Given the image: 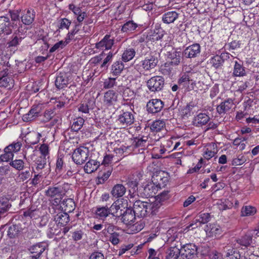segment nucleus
<instances>
[{"label":"nucleus","instance_id":"e2e57ef3","mask_svg":"<svg viewBox=\"0 0 259 259\" xmlns=\"http://www.w3.org/2000/svg\"><path fill=\"white\" fill-rule=\"evenodd\" d=\"M30 177V171L26 170L19 174L17 179L20 182H23Z\"/></svg>","mask_w":259,"mask_h":259},{"label":"nucleus","instance_id":"6e6d98bb","mask_svg":"<svg viewBox=\"0 0 259 259\" xmlns=\"http://www.w3.org/2000/svg\"><path fill=\"white\" fill-rule=\"evenodd\" d=\"M137 176L139 178L138 179L137 178L134 179V178L128 179L126 184L129 187L134 189L137 187L140 177H142V174L140 172H138L137 174Z\"/></svg>","mask_w":259,"mask_h":259},{"label":"nucleus","instance_id":"8fccbe9b","mask_svg":"<svg viewBox=\"0 0 259 259\" xmlns=\"http://www.w3.org/2000/svg\"><path fill=\"white\" fill-rule=\"evenodd\" d=\"M148 139L147 137H143L141 138L136 139L134 141L133 146L135 148H141L142 150H144L147 145Z\"/></svg>","mask_w":259,"mask_h":259},{"label":"nucleus","instance_id":"0eeeda50","mask_svg":"<svg viewBox=\"0 0 259 259\" xmlns=\"http://www.w3.org/2000/svg\"><path fill=\"white\" fill-rule=\"evenodd\" d=\"M114 44V40L110 35L106 34L98 42L95 44V48L99 50L104 51L111 49Z\"/></svg>","mask_w":259,"mask_h":259},{"label":"nucleus","instance_id":"c03bdc74","mask_svg":"<svg viewBox=\"0 0 259 259\" xmlns=\"http://www.w3.org/2000/svg\"><path fill=\"white\" fill-rule=\"evenodd\" d=\"M61 207L64 209L65 211L71 212L74 209L75 203L73 199H67L62 202Z\"/></svg>","mask_w":259,"mask_h":259},{"label":"nucleus","instance_id":"aec40b11","mask_svg":"<svg viewBox=\"0 0 259 259\" xmlns=\"http://www.w3.org/2000/svg\"><path fill=\"white\" fill-rule=\"evenodd\" d=\"M234 105L233 100L229 98L222 102L217 107V111L220 114H225L228 112Z\"/></svg>","mask_w":259,"mask_h":259},{"label":"nucleus","instance_id":"7c9ffc66","mask_svg":"<svg viewBox=\"0 0 259 259\" xmlns=\"http://www.w3.org/2000/svg\"><path fill=\"white\" fill-rule=\"evenodd\" d=\"M54 220L58 224L64 226L69 222V216L66 212H60L57 214L54 218Z\"/></svg>","mask_w":259,"mask_h":259},{"label":"nucleus","instance_id":"423d86ee","mask_svg":"<svg viewBox=\"0 0 259 259\" xmlns=\"http://www.w3.org/2000/svg\"><path fill=\"white\" fill-rule=\"evenodd\" d=\"M195 76H198L199 78L203 77V75L199 72L191 73L190 75L184 73L179 79L178 83L179 85L182 88H186L188 87L190 82L191 84L193 83L196 84V80L194 79Z\"/></svg>","mask_w":259,"mask_h":259},{"label":"nucleus","instance_id":"2f4dec72","mask_svg":"<svg viewBox=\"0 0 259 259\" xmlns=\"http://www.w3.org/2000/svg\"><path fill=\"white\" fill-rule=\"evenodd\" d=\"M68 83V79L65 74L60 73L56 77L55 85L59 89L65 88Z\"/></svg>","mask_w":259,"mask_h":259},{"label":"nucleus","instance_id":"ddd939ff","mask_svg":"<svg viewBox=\"0 0 259 259\" xmlns=\"http://www.w3.org/2000/svg\"><path fill=\"white\" fill-rule=\"evenodd\" d=\"M210 218L211 216L209 213H200L195 219L193 222L185 229V231L189 230L191 227H192V229L197 228L198 227L197 223H199L200 225L202 224L207 223L210 220Z\"/></svg>","mask_w":259,"mask_h":259},{"label":"nucleus","instance_id":"4be33fe9","mask_svg":"<svg viewBox=\"0 0 259 259\" xmlns=\"http://www.w3.org/2000/svg\"><path fill=\"white\" fill-rule=\"evenodd\" d=\"M35 16V12L32 9H28L24 11L22 15L21 21L25 25H30L34 21Z\"/></svg>","mask_w":259,"mask_h":259},{"label":"nucleus","instance_id":"58836bf2","mask_svg":"<svg viewBox=\"0 0 259 259\" xmlns=\"http://www.w3.org/2000/svg\"><path fill=\"white\" fill-rule=\"evenodd\" d=\"M163 37V34H158L155 31L149 33L146 36V42L147 45L152 44L153 42L160 40Z\"/></svg>","mask_w":259,"mask_h":259},{"label":"nucleus","instance_id":"4d7b16f0","mask_svg":"<svg viewBox=\"0 0 259 259\" xmlns=\"http://www.w3.org/2000/svg\"><path fill=\"white\" fill-rule=\"evenodd\" d=\"M69 42V40L66 38V40L65 41L61 40L56 43L53 46V47L50 49V52L53 53L59 48L62 49L65 46H66Z\"/></svg>","mask_w":259,"mask_h":259},{"label":"nucleus","instance_id":"6ab92c4d","mask_svg":"<svg viewBox=\"0 0 259 259\" xmlns=\"http://www.w3.org/2000/svg\"><path fill=\"white\" fill-rule=\"evenodd\" d=\"M11 32L12 29L9 16H0V34L8 35L10 34Z\"/></svg>","mask_w":259,"mask_h":259},{"label":"nucleus","instance_id":"a211bd4d","mask_svg":"<svg viewBox=\"0 0 259 259\" xmlns=\"http://www.w3.org/2000/svg\"><path fill=\"white\" fill-rule=\"evenodd\" d=\"M123 208H125L122 205V201L121 200H117L115 201L110 207H109V211L110 214L112 215L116 218L119 217L121 215Z\"/></svg>","mask_w":259,"mask_h":259},{"label":"nucleus","instance_id":"cd10ccee","mask_svg":"<svg viewBox=\"0 0 259 259\" xmlns=\"http://www.w3.org/2000/svg\"><path fill=\"white\" fill-rule=\"evenodd\" d=\"M99 166V162L95 160L90 159L85 164L84 170L87 174H91L96 171Z\"/></svg>","mask_w":259,"mask_h":259},{"label":"nucleus","instance_id":"e433bc0d","mask_svg":"<svg viewBox=\"0 0 259 259\" xmlns=\"http://www.w3.org/2000/svg\"><path fill=\"white\" fill-rule=\"evenodd\" d=\"M209 119L206 114L200 113L194 117V121L197 125H203L206 124Z\"/></svg>","mask_w":259,"mask_h":259},{"label":"nucleus","instance_id":"9d476101","mask_svg":"<svg viewBox=\"0 0 259 259\" xmlns=\"http://www.w3.org/2000/svg\"><path fill=\"white\" fill-rule=\"evenodd\" d=\"M163 102L160 99L150 100L147 103V110L150 113H156L160 112L163 108Z\"/></svg>","mask_w":259,"mask_h":259},{"label":"nucleus","instance_id":"2eb2a0df","mask_svg":"<svg viewBox=\"0 0 259 259\" xmlns=\"http://www.w3.org/2000/svg\"><path fill=\"white\" fill-rule=\"evenodd\" d=\"M200 53V46L198 44H193L187 47L184 51L183 55L187 58L197 57Z\"/></svg>","mask_w":259,"mask_h":259},{"label":"nucleus","instance_id":"f257e3e1","mask_svg":"<svg viewBox=\"0 0 259 259\" xmlns=\"http://www.w3.org/2000/svg\"><path fill=\"white\" fill-rule=\"evenodd\" d=\"M156 209L154 204L137 200L134 204L133 210L136 216L142 218L148 214L154 213Z\"/></svg>","mask_w":259,"mask_h":259},{"label":"nucleus","instance_id":"7ed1b4c3","mask_svg":"<svg viewBox=\"0 0 259 259\" xmlns=\"http://www.w3.org/2000/svg\"><path fill=\"white\" fill-rule=\"evenodd\" d=\"M180 248V255L183 259H192L196 255L197 247L193 243L182 245L181 242H179Z\"/></svg>","mask_w":259,"mask_h":259},{"label":"nucleus","instance_id":"473e14b6","mask_svg":"<svg viewBox=\"0 0 259 259\" xmlns=\"http://www.w3.org/2000/svg\"><path fill=\"white\" fill-rule=\"evenodd\" d=\"M39 112L37 107L32 108L26 114L22 116V119L25 122H29L34 119L38 116Z\"/></svg>","mask_w":259,"mask_h":259},{"label":"nucleus","instance_id":"bf43d9fd","mask_svg":"<svg viewBox=\"0 0 259 259\" xmlns=\"http://www.w3.org/2000/svg\"><path fill=\"white\" fill-rule=\"evenodd\" d=\"M135 96L134 92L128 88H125L123 89L122 92V97L125 100H129Z\"/></svg>","mask_w":259,"mask_h":259},{"label":"nucleus","instance_id":"dca6fc26","mask_svg":"<svg viewBox=\"0 0 259 259\" xmlns=\"http://www.w3.org/2000/svg\"><path fill=\"white\" fill-rule=\"evenodd\" d=\"M253 234L247 233L241 238L235 239L233 245L235 248L243 247H247L250 245L252 242Z\"/></svg>","mask_w":259,"mask_h":259},{"label":"nucleus","instance_id":"a19ab883","mask_svg":"<svg viewBox=\"0 0 259 259\" xmlns=\"http://www.w3.org/2000/svg\"><path fill=\"white\" fill-rule=\"evenodd\" d=\"M246 74L244 67L237 61L235 62L233 69V75L235 76H243Z\"/></svg>","mask_w":259,"mask_h":259},{"label":"nucleus","instance_id":"5701e85b","mask_svg":"<svg viewBox=\"0 0 259 259\" xmlns=\"http://www.w3.org/2000/svg\"><path fill=\"white\" fill-rule=\"evenodd\" d=\"M159 188L153 182H148L144 187L143 193L146 197H153L157 193Z\"/></svg>","mask_w":259,"mask_h":259},{"label":"nucleus","instance_id":"72a5a7b5","mask_svg":"<svg viewBox=\"0 0 259 259\" xmlns=\"http://www.w3.org/2000/svg\"><path fill=\"white\" fill-rule=\"evenodd\" d=\"M136 55L135 49L132 48H127L123 51L121 55L122 60L125 62L132 60Z\"/></svg>","mask_w":259,"mask_h":259},{"label":"nucleus","instance_id":"f03ea898","mask_svg":"<svg viewBox=\"0 0 259 259\" xmlns=\"http://www.w3.org/2000/svg\"><path fill=\"white\" fill-rule=\"evenodd\" d=\"M45 195L54 206H58L65 195L63 188L58 186H50L45 191Z\"/></svg>","mask_w":259,"mask_h":259},{"label":"nucleus","instance_id":"774afa93","mask_svg":"<svg viewBox=\"0 0 259 259\" xmlns=\"http://www.w3.org/2000/svg\"><path fill=\"white\" fill-rule=\"evenodd\" d=\"M71 23V21L67 18H61L60 20V26H59V29H68L70 24Z\"/></svg>","mask_w":259,"mask_h":259},{"label":"nucleus","instance_id":"6e6552de","mask_svg":"<svg viewBox=\"0 0 259 259\" xmlns=\"http://www.w3.org/2000/svg\"><path fill=\"white\" fill-rule=\"evenodd\" d=\"M117 121L121 127L125 128L134 123V115L130 112H123L118 116Z\"/></svg>","mask_w":259,"mask_h":259},{"label":"nucleus","instance_id":"f8f14e48","mask_svg":"<svg viewBox=\"0 0 259 259\" xmlns=\"http://www.w3.org/2000/svg\"><path fill=\"white\" fill-rule=\"evenodd\" d=\"M118 94L113 90H109L105 93L103 104L107 107L114 105L118 101Z\"/></svg>","mask_w":259,"mask_h":259},{"label":"nucleus","instance_id":"20e7f679","mask_svg":"<svg viewBox=\"0 0 259 259\" xmlns=\"http://www.w3.org/2000/svg\"><path fill=\"white\" fill-rule=\"evenodd\" d=\"M89 150L84 146H80L74 149L72 159L77 165H81L88 159L89 157Z\"/></svg>","mask_w":259,"mask_h":259},{"label":"nucleus","instance_id":"f704fd0d","mask_svg":"<svg viewBox=\"0 0 259 259\" xmlns=\"http://www.w3.org/2000/svg\"><path fill=\"white\" fill-rule=\"evenodd\" d=\"M41 137V135L39 133L33 132L27 135L25 141L29 144L35 145L39 142Z\"/></svg>","mask_w":259,"mask_h":259},{"label":"nucleus","instance_id":"603ef678","mask_svg":"<svg viewBox=\"0 0 259 259\" xmlns=\"http://www.w3.org/2000/svg\"><path fill=\"white\" fill-rule=\"evenodd\" d=\"M217 205L220 210H224L230 208L232 203L228 199H224L219 200Z\"/></svg>","mask_w":259,"mask_h":259},{"label":"nucleus","instance_id":"69168bd1","mask_svg":"<svg viewBox=\"0 0 259 259\" xmlns=\"http://www.w3.org/2000/svg\"><path fill=\"white\" fill-rule=\"evenodd\" d=\"M20 11V10L10 11L9 14L7 15L6 16H9V17H10L11 18V20L13 21H19L20 18L19 15Z\"/></svg>","mask_w":259,"mask_h":259},{"label":"nucleus","instance_id":"a18cd8bd","mask_svg":"<svg viewBox=\"0 0 259 259\" xmlns=\"http://www.w3.org/2000/svg\"><path fill=\"white\" fill-rule=\"evenodd\" d=\"M138 25L133 21H128L122 26L121 31L123 32H131L137 28Z\"/></svg>","mask_w":259,"mask_h":259},{"label":"nucleus","instance_id":"f3484780","mask_svg":"<svg viewBox=\"0 0 259 259\" xmlns=\"http://www.w3.org/2000/svg\"><path fill=\"white\" fill-rule=\"evenodd\" d=\"M121 216L122 222L127 225L131 226L134 223L136 215L133 209L126 208L125 210L123 211Z\"/></svg>","mask_w":259,"mask_h":259},{"label":"nucleus","instance_id":"4c0bfd02","mask_svg":"<svg viewBox=\"0 0 259 259\" xmlns=\"http://www.w3.org/2000/svg\"><path fill=\"white\" fill-rule=\"evenodd\" d=\"M165 123L163 120H156L150 124V128L153 132H158L161 131L165 126Z\"/></svg>","mask_w":259,"mask_h":259},{"label":"nucleus","instance_id":"4468645a","mask_svg":"<svg viewBox=\"0 0 259 259\" xmlns=\"http://www.w3.org/2000/svg\"><path fill=\"white\" fill-rule=\"evenodd\" d=\"M47 246V244L44 242H40L31 246L29 248V251L32 254L31 256V258H38L42 253L45 251Z\"/></svg>","mask_w":259,"mask_h":259},{"label":"nucleus","instance_id":"09e8293b","mask_svg":"<svg viewBox=\"0 0 259 259\" xmlns=\"http://www.w3.org/2000/svg\"><path fill=\"white\" fill-rule=\"evenodd\" d=\"M112 172V168H108L107 170L104 171H100L99 174L98 176V183L103 184L104 183L105 181H106L110 176L111 175Z\"/></svg>","mask_w":259,"mask_h":259},{"label":"nucleus","instance_id":"39448f33","mask_svg":"<svg viewBox=\"0 0 259 259\" xmlns=\"http://www.w3.org/2000/svg\"><path fill=\"white\" fill-rule=\"evenodd\" d=\"M164 80L161 76H156L151 77L147 82L149 90L153 92H159L164 86Z\"/></svg>","mask_w":259,"mask_h":259},{"label":"nucleus","instance_id":"13d9d810","mask_svg":"<svg viewBox=\"0 0 259 259\" xmlns=\"http://www.w3.org/2000/svg\"><path fill=\"white\" fill-rule=\"evenodd\" d=\"M75 25L74 26V28L72 30H71L70 32L68 33L66 36V38L70 41L73 39V36L77 33V32L79 31V26H80V24L79 23H77V22H74Z\"/></svg>","mask_w":259,"mask_h":259},{"label":"nucleus","instance_id":"864d4df0","mask_svg":"<svg viewBox=\"0 0 259 259\" xmlns=\"http://www.w3.org/2000/svg\"><path fill=\"white\" fill-rule=\"evenodd\" d=\"M14 154L6 147L4 149V153L0 156V160L2 161L7 162L10 160H12Z\"/></svg>","mask_w":259,"mask_h":259},{"label":"nucleus","instance_id":"052dcab7","mask_svg":"<svg viewBox=\"0 0 259 259\" xmlns=\"http://www.w3.org/2000/svg\"><path fill=\"white\" fill-rule=\"evenodd\" d=\"M7 147L14 154L20 151L22 147V144L20 142H13L12 144H10Z\"/></svg>","mask_w":259,"mask_h":259},{"label":"nucleus","instance_id":"c756f323","mask_svg":"<svg viewBox=\"0 0 259 259\" xmlns=\"http://www.w3.org/2000/svg\"><path fill=\"white\" fill-rule=\"evenodd\" d=\"M227 56V54L222 53L221 55H216L212 57L210 63L215 68H219L223 66L224 62V57Z\"/></svg>","mask_w":259,"mask_h":259},{"label":"nucleus","instance_id":"ea45409f","mask_svg":"<svg viewBox=\"0 0 259 259\" xmlns=\"http://www.w3.org/2000/svg\"><path fill=\"white\" fill-rule=\"evenodd\" d=\"M132 148L133 147L132 146L122 145L119 148H115L114 151L117 156H120L123 155L124 156L131 153Z\"/></svg>","mask_w":259,"mask_h":259},{"label":"nucleus","instance_id":"412c9836","mask_svg":"<svg viewBox=\"0 0 259 259\" xmlns=\"http://www.w3.org/2000/svg\"><path fill=\"white\" fill-rule=\"evenodd\" d=\"M176 243L173 246L169 247L166 252V259H178L180 255L181 251L178 242L175 241Z\"/></svg>","mask_w":259,"mask_h":259},{"label":"nucleus","instance_id":"680f3d73","mask_svg":"<svg viewBox=\"0 0 259 259\" xmlns=\"http://www.w3.org/2000/svg\"><path fill=\"white\" fill-rule=\"evenodd\" d=\"M47 164V159L45 157H39L36 161V169H42L45 168Z\"/></svg>","mask_w":259,"mask_h":259},{"label":"nucleus","instance_id":"de8ad7c7","mask_svg":"<svg viewBox=\"0 0 259 259\" xmlns=\"http://www.w3.org/2000/svg\"><path fill=\"white\" fill-rule=\"evenodd\" d=\"M96 214L100 218H104L107 217L109 213V207L106 206H98L95 211Z\"/></svg>","mask_w":259,"mask_h":259},{"label":"nucleus","instance_id":"b1692460","mask_svg":"<svg viewBox=\"0 0 259 259\" xmlns=\"http://www.w3.org/2000/svg\"><path fill=\"white\" fill-rule=\"evenodd\" d=\"M126 191V189L124 186L121 184H117L113 187L111 194L115 198H119L125 194Z\"/></svg>","mask_w":259,"mask_h":259},{"label":"nucleus","instance_id":"37998d69","mask_svg":"<svg viewBox=\"0 0 259 259\" xmlns=\"http://www.w3.org/2000/svg\"><path fill=\"white\" fill-rule=\"evenodd\" d=\"M11 206L10 200L7 197L5 196L0 197V210L6 213Z\"/></svg>","mask_w":259,"mask_h":259},{"label":"nucleus","instance_id":"0e129e2a","mask_svg":"<svg viewBox=\"0 0 259 259\" xmlns=\"http://www.w3.org/2000/svg\"><path fill=\"white\" fill-rule=\"evenodd\" d=\"M145 224L142 220L137 222L135 224H132L131 227L133 231L138 232L142 230L144 227Z\"/></svg>","mask_w":259,"mask_h":259},{"label":"nucleus","instance_id":"49530a36","mask_svg":"<svg viewBox=\"0 0 259 259\" xmlns=\"http://www.w3.org/2000/svg\"><path fill=\"white\" fill-rule=\"evenodd\" d=\"M21 228L17 225H11L7 231L8 235L10 238H15L21 232Z\"/></svg>","mask_w":259,"mask_h":259},{"label":"nucleus","instance_id":"1a4fd4ad","mask_svg":"<svg viewBox=\"0 0 259 259\" xmlns=\"http://www.w3.org/2000/svg\"><path fill=\"white\" fill-rule=\"evenodd\" d=\"M158 62V58L151 54L141 61V65L145 71H149L154 68L157 66Z\"/></svg>","mask_w":259,"mask_h":259},{"label":"nucleus","instance_id":"c85d7f7f","mask_svg":"<svg viewBox=\"0 0 259 259\" xmlns=\"http://www.w3.org/2000/svg\"><path fill=\"white\" fill-rule=\"evenodd\" d=\"M152 181L159 189L164 187L168 183L167 178L163 177L160 174L153 176Z\"/></svg>","mask_w":259,"mask_h":259},{"label":"nucleus","instance_id":"9b49d317","mask_svg":"<svg viewBox=\"0 0 259 259\" xmlns=\"http://www.w3.org/2000/svg\"><path fill=\"white\" fill-rule=\"evenodd\" d=\"M22 27H19L12 35L11 40L8 42V47H16L25 37V33L23 32Z\"/></svg>","mask_w":259,"mask_h":259},{"label":"nucleus","instance_id":"393cba45","mask_svg":"<svg viewBox=\"0 0 259 259\" xmlns=\"http://www.w3.org/2000/svg\"><path fill=\"white\" fill-rule=\"evenodd\" d=\"M205 231L207 234H208L209 236H216L217 235H220L222 232V229L221 227L217 223L209 224V225H207Z\"/></svg>","mask_w":259,"mask_h":259},{"label":"nucleus","instance_id":"a878e982","mask_svg":"<svg viewBox=\"0 0 259 259\" xmlns=\"http://www.w3.org/2000/svg\"><path fill=\"white\" fill-rule=\"evenodd\" d=\"M179 16V14L176 11H169L165 13L162 17V20L165 24L174 23Z\"/></svg>","mask_w":259,"mask_h":259},{"label":"nucleus","instance_id":"3c124183","mask_svg":"<svg viewBox=\"0 0 259 259\" xmlns=\"http://www.w3.org/2000/svg\"><path fill=\"white\" fill-rule=\"evenodd\" d=\"M84 122V119L80 117L74 119L71 127V130L74 132H78L82 127Z\"/></svg>","mask_w":259,"mask_h":259},{"label":"nucleus","instance_id":"79ce46f5","mask_svg":"<svg viewBox=\"0 0 259 259\" xmlns=\"http://www.w3.org/2000/svg\"><path fill=\"white\" fill-rule=\"evenodd\" d=\"M256 212L255 207L251 205L243 206L241 211V215L242 217H248L253 215Z\"/></svg>","mask_w":259,"mask_h":259},{"label":"nucleus","instance_id":"5fc2aeb1","mask_svg":"<svg viewBox=\"0 0 259 259\" xmlns=\"http://www.w3.org/2000/svg\"><path fill=\"white\" fill-rule=\"evenodd\" d=\"M9 164L12 167L19 171L23 170L24 167V162L22 159L12 160Z\"/></svg>","mask_w":259,"mask_h":259},{"label":"nucleus","instance_id":"338daca9","mask_svg":"<svg viewBox=\"0 0 259 259\" xmlns=\"http://www.w3.org/2000/svg\"><path fill=\"white\" fill-rule=\"evenodd\" d=\"M113 53L111 51L109 52L106 57L103 60V63L101 65V68L103 69H107V63L109 62H111L112 61L113 56Z\"/></svg>","mask_w":259,"mask_h":259},{"label":"nucleus","instance_id":"bb28decb","mask_svg":"<svg viewBox=\"0 0 259 259\" xmlns=\"http://www.w3.org/2000/svg\"><path fill=\"white\" fill-rule=\"evenodd\" d=\"M167 56L171 60L170 63L172 65H178L181 62V53L180 51L172 50L168 52Z\"/></svg>","mask_w":259,"mask_h":259},{"label":"nucleus","instance_id":"c9c22d12","mask_svg":"<svg viewBox=\"0 0 259 259\" xmlns=\"http://www.w3.org/2000/svg\"><path fill=\"white\" fill-rule=\"evenodd\" d=\"M124 68L123 63L121 61H117L111 66V72L113 75L120 74Z\"/></svg>","mask_w":259,"mask_h":259}]
</instances>
